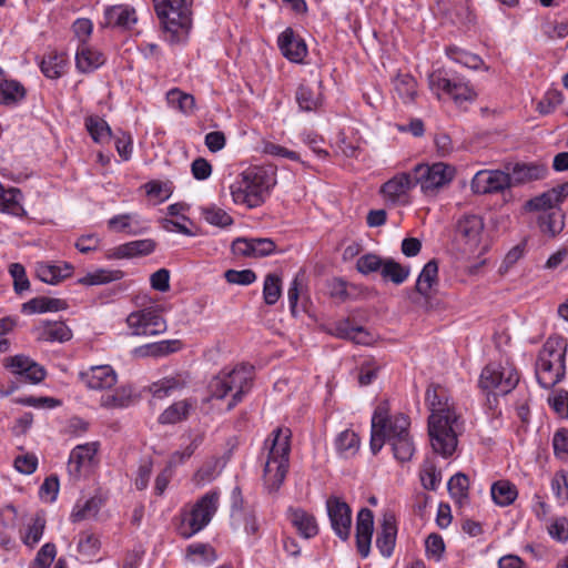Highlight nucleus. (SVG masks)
Listing matches in <instances>:
<instances>
[{
    "instance_id": "4c0bfd02",
    "label": "nucleus",
    "mask_w": 568,
    "mask_h": 568,
    "mask_svg": "<svg viewBox=\"0 0 568 568\" xmlns=\"http://www.w3.org/2000/svg\"><path fill=\"white\" fill-rule=\"evenodd\" d=\"M65 64L67 60L63 54L50 52L42 58L40 69L47 78L54 80L63 74Z\"/></svg>"
},
{
    "instance_id": "39448f33",
    "label": "nucleus",
    "mask_w": 568,
    "mask_h": 568,
    "mask_svg": "<svg viewBox=\"0 0 568 568\" xmlns=\"http://www.w3.org/2000/svg\"><path fill=\"white\" fill-rule=\"evenodd\" d=\"M271 185L272 181L266 171L254 168L243 172L241 179L235 181L230 190L235 204L253 209L264 203Z\"/></svg>"
},
{
    "instance_id": "a18cd8bd",
    "label": "nucleus",
    "mask_w": 568,
    "mask_h": 568,
    "mask_svg": "<svg viewBox=\"0 0 568 568\" xmlns=\"http://www.w3.org/2000/svg\"><path fill=\"white\" fill-rule=\"evenodd\" d=\"M556 194L554 191H546L525 203V209L527 211H536V212H549L556 209H560L559 204L556 201Z\"/></svg>"
},
{
    "instance_id": "c756f323",
    "label": "nucleus",
    "mask_w": 568,
    "mask_h": 568,
    "mask_svg": "<svg viewBox=\"0 0 568 568\" xmlns=\"http://www.w3.org/2000/svg\"><path fill=\"white\" fill-rule=\"evenodd\" d=\"M566 214L561 209L544 212L537 219V224L542 234L556 237L565 229Z\"/></svg>"
},
{
    "instance_id": "680f3d73",
    "label": "nucleus",
    "mask_w": 568,
    "mask_h": 568,
    "mask_svg": "<svg viewBox=\"0 0 568 568\" xmlns=\"http://www.w3.org/2000/svg\"><path fill=\"white\" fill-rule=\"evenodd\" d=\"M555 456L561 460H568V429H558L552 437Z\"/></svg>"
},
{
    "instance_id": "37998d69",
    "label": "nucleus",
    "mask_w": 568,
    "mask_h": 568,
    "mask_svg": "<svg viewBox=\"0 0 568 568\" xmlns=\"http://www.w3.org/2000/svg\"><path fill=\"white\" fill-rule=\"evenodd\" d=\"M168 103L184 114H191L195 109V99L192 94L185 93L178 88L166 93Z\"/></svg>"
},
{
    "instance_id": "9b49d317",
    "label": "nucleus",
    "mask_w": 568,
    "mask_h": 568,
    "mask_svg": "<svg viewBox=\"0 0 568 568\" xmlns=\"http://www.w3.org/2000/svg\"><path fill=\"white\" fill-rule=\"evenodd\" d=\"M484 221L476 214H464L455 225V241L464 252H474L481 239Z\"/></svg>"
},
{
    "instance_id": "7c9ffc66",
    "label": "nucleus",
    "mask_w": 568,
    "mask_h": 568,
    "mask_svg": "<svg viewBox=\"0 0 568 568\" xmlns=\"http://www.w3.org/2000/svg\"><path fill=\"white\" fill-rule=\"evenodd\" d=\"M329 334L344 339L353 341L357 344L368 343V333L362 326H353L349 320H342L332 324Z\"/></svg>"
},
{
    "instance_id": "f3484780",
    "label": "nucleus",
    "mask_w": 568,
    "mask_h": 568,
    "mask_svg": "<svg viewBox=\"0 0 568 568\" xmlns=\"http://www.w3.org/2000/svg\"><path fill=\"white\" fill-rule=\"evenodd\" d=\"M79 379L90 389L102 390L112 388L118 376L110 365L91 366L79 373Z\"/></svg>"
},
{
    "instance_id": "1a4fd4ad",
    "label": "nucleus",
    "mask_w": 568,
    "mask_h": 568,
    "mask_svg": "<svg viewBox=\"0 0 568 568\" xmlns=\"http://www.w3.org/2000/svg\"><path fill=\"white\" fill-rule=\"evenodd\" d=\"M519 383V373L514 365L488 364L481 371L479 386L485 390H495L496 394L506 395Z\"/></svg>"
},
{
    "instance_id": "c9c22d12",
    "label": "nucleus",
    "mask_w": 568,
    "mask_h": 568,
    "mask_svg": "<svg viewBox=\"0 0 568 568\" xmlns=\"http://www.w3.org/2000/svg\"><path fill=\"white\" fill-rule=\"evenodd\" d=\"M22 193L17 187L6 189L0 199V212L11 214L13 216H23L26 211L21 204Z\"/></svg>"
},
{
    "instance_id": "f03ea898",
    "label": "nucleus",
    "mask_w": 568,
    "mask_h": 568,
    "mask_svg": "<svg viewBox=\"0 0 568 568\" xmlns=\"http://www.w3.org/2000/svg\"><path fill=\"white\" fill-rule=\"evenodd\" d=\"M410 420L405 414L389 415L387 400L379 403L372 416L371 450L376 455L387 443L392 446L394 457L405 463L410 460L415 445L409 434Z\"/></svg>"
},
{
    "instance_id": "473e14b6",
    "label": "nucleus",
    "mask_w": 568,
    "mask_h": 568,
    "mask_svg": "<svg viewBox=\"0 0 568 568\" xmlns=\"http://www.w3.org/2000/svg\"><path fill=\"white\" fill-rule=\"evenodd\" d=\"M191 446L186 447L184 452H175L172 454L166 467L155 478V493L162 495L170 483L172 477L173 467L182 464L186 458H190L193 454Z\"/></svg>"
},
{
    "instance_id": "09e8293b",
    "label": "nucleus",
    "mask_w": 568,
    "mask_h": 568,
    "mask_svg": "<svg viewBox=\"0 0 568 568\" xmlns=\"http://www.w3.org/2000/svg\"><path fill=\"white\" fill-rule=\"evenodd\" d=\"M282 295V278L275 273L265 276L263 285V298L265 304L274 305Z\"/></svg>"
},
{
    "instance_id": "f257e3e1",
    "label": "nucleus",
    "mask_w": 568,
    "mask_h": 568,
    "mask_svg": "<svg viewBox=\"0 0 568 568\" xmlns=\"http://www.w3.org/2000/svg\"><path fill=\"white\" fill-rule=\"evenodd\" d=\"M425 402L430 410L428 435L433 450L447 458L458 446V437L465 430L464 419L456 412L455 403L448 390L439 384L427 387Z\"/></svg>"
},
{
    "instance_id": "a19ab883",
    "label": "nucleus",
    "mask_w": 568,
    "mask_h": 568,
    "mask_svg": "<svg viewBox=\"0 0 568 568\" xmlns=\"http://www.w3.org/2000/svg\"><path fill=\"white\" fill-rule=\"evenodd\" d=\"M394 89L405 102H413L417 94V82L410 74H398L394 80Z\"/></svg>"
},
{
    "instance_id": "4468645a",
    "label": "nucleus",
    "mask_w": 568,
    "mask_h": 568,
    "mask_svg": "<svg viewBox=\"0 0 568 568\" xmlns=\"http://www.w3.org/2000/svg\"><path fill=\"white\" fill-rule=\"evenodd\" d=\"M470 186L476 194L498 193L510 187V176L500 170H484L475 174Z\"/></svg>"
},
{
    "instance_id": "3c124183",
    "label": "nucleus",
    "mask_w": 568,
    "mask_h": 568,
    "mask_svg": "<svg viewBox=\"0 0 568 568\" xmlns=\"http://www.w3.org/2000/svg\"><path fill=\"white\" fill-rule=\"evenodd\" d=\"M202 216L209 224L221 229L234 223L233 217L226 211L214 205L202 209Z\"/></svg>"
},
{
    "instance_id": "49530a36",
    "label": "nucleus",
    "mask_w": 568,
    "mask_h": 568,
    "mask_svg": "<svg viewBox=\"0 0 568 568\" xmlns=\"http://www.w3.org/2000/svg\"><path fill=\"white\" fill-rule=\"evenodd\" d=\"M335 445L345 457L354 456L359 448V437L355 432L346 429L336 437Z\"/></svg>"
},
{
    "instance_id": "774afa93",
    "label": "nucleus",
    "mask_w": 568,
    "mask_h": 568,
    "mask_svg": "<svg viewBox=\"0 0 568 568\" xmlns=\"http://www.w3.org/2000/svg\"><path fill=\"white\" fill-rule=\"evenodd\" d=\"M550 485L556 497H568V471L564 469L556 471Z\"/></svg>"
},
{
    "instance_id": "4be33fe9",
    "label": "nucleus",
    "mask_w": 568,
    "mask_h": 568,
    "mask_svg": "<svg viewBox=\"0 0 568 568\" xmlns=\"http://www.w3.org/2000/svg\"><path fill=\"white\" fill-rule=\"evenodd\" d=\"M33 333L38 341L50 343H64L73 335L71 328L62 321H44L34 327Z\"/></svg>"
},
{
    "instance_id": "6e6d98bb",
    "label": "nucleus",
    "mask_w": 568,
    "mask_h": 568,
    "mask_svg": "<svg viewBox=\"0 0 568 568\" xmlns=\"http://www.w3.org/2000/svg\"><path fill=\"white\" fill-rule=\"evenodd\" d=\"M45 527V518L42 513H38L33 519L32 525L29 526L28 532L23 538L26 545L33 547L38 544L43 535Z\"/></svg>"
},
{
    "instance_id": "423d86ee",
    "label": "nucleus",
    "mask_w": 568,
    "mask_h": 568,
    "mask_svg": "<svg viewBox=\"0 0 568 568\" xmlns=\"http://www.w3.org/2000/svg\"><path fill=\"white\" fill-rule=\"evenodd\" d=\"M252 367L241 365L230 372H220L210 383V392L213 397L222 399L230 393H233L227 409L234 408L252 386Z\"/></svg>"
},
{
    "instance_id": "e433bc0d",
    "label": "nucleus",
    "mask_w": 568,
    "mask_h": 568,
    "mask_svg": "<svg viewBox=\"0 0 568 568\" xmlns=\"http://www.w3.org/2000/svg\"><path fill=\"white\" fill-rule=\"evenodd\" d=\"M231 517L233 524L240 526L244 524V529L247 532L254 534L257 530V524L253 511L246 510L243 499H234L231 508Z\"/></svg>"
},
{
    "instance_id": "603ef678",
    "label": "nucleus",
    "mask_w": 568,
    "mask_h": 568,
    "mask_svg": "<svg viewBox=\"0 0 568 568\" xmlns=\"http://www.w3.org/2000/svg\"><path fill=\"white\" fill-rule=\"evenodd\" d=\"M132 390L128 387L116 388L112 394L101 397V405L106 408L126 407L131 403Z\"/></svg>"
},
{
    "instance_id": "864d4df0",
    "label": "nucleus",
    "mask_w": 568,
    "mask_h": 568,
    "mask_svg": "<svg viewBox=\"0 0 568 568\" xmlns=\"http://www.w3.org/2000/svg\"><path fill=\"white\" fill-rule=\"evenodd\" d=\"M384 262L385 260L381 256L374 253H367L357 258L356 270L363 275H368L377 271L382 272Z\"/></svg>"
},
{
    "instance_id": "72a5a7b5",
    "label": "nucleus",
    "mask_w": 568,
    "mask_h": 568,
    "mask_svg": "<svg viewBox=\"0 0 568 568\" xmlns=\"http://www.w3.org/2000/svg\"><path fill=\"white\" fill-rule=\"evenodd\" d=\"M187 384L186 376L183 374H175L166 376L162 379L154 382L150 386V392L156 398H164L175 390L184 388Z\"/></svg>"
},
{
    "instance_id": "4d7b16f0",
    "label": "nucleus",
    "mask_w": 568,
    "mask_h": 568,
    "mask_svg": "<svg viewBox=\"0 0 568 568\" xmlns=\"http://www.w3.org/2000/svg\"><path fill=\"white\" fill-rule=\"evenodd\" d=\"M447 489L450 497H467L469 489L468 477L463 473L455 474L448 480Z\"/></svg>"
},
{
    "instance_id": "cd10ccee",
    "label": "nucleus",
    "mask_w": 568,
    "mask_h": 568,
    "mask_svg": "<svg viewBox=\"0 0 568 568\" xmlns=\"http://www.w3.org/2000/svg\"><path fill=\"white\" fill-rule=\"evenodd\" d=\"M104 63L101 52L89 47L84 41L79 45L75 54L77 69L82 73H89Z\"/></svg>"
},
{
    "instance_id": "052dcab7",
    "label": "nucleus",
    "mask_w": 568,
    "mask_h": 568,
    "mask_svg": "<svg viewBox=\"0 0 568 568\" xmlns=\"http://www.w3.org/2000/svg\"><path fill=\"white\" fill-rule=\"evenodd\" d=\"M425 547L428 558H433L436 561L442 559L445 551V542L440 535L436 532L430 534L425 541Z\"/></svg>"
},
{
    "instance_id": "c85d7f7f",
    "label": "nucleus",
    "mask_w": 568,
    "mask_h": 568,
    "mask_svg": "<svg viewBox=\"0 0 568 568\" xmlns=\"http://www.w3.org/2000/svg\"><path fill=\"white\" fill-rule=\"evenodd\" d=\"M296 101L303 111H315L322 105L321 82L317 84L301 83L296 91Z\"/></svg>"
},
{
    "instance_id": "bb28decb",
    "label": "nucleus",
    "mask_w": 568,
    "mask_h": 568,
    "mask_svg": "<svg viewBox=\"0 0 568 568\" xmlns=\"http://www.w3.org/2000/svg\"><path fill=\"white\" fill-rule=\"evenodd\" d=\"M288 518L302 537L310 539L317 535L318 526L312 514L301 508H290Z\"/></svg>"
},
{
    "instance_id": "393cba45",
    "label": "nucleus",
    "mask_w": 568,
    "mask_h": 568,
    "mask_svg": "<svg viewBox=\"0 0 568 568\" xmlns=\"http://www.w3.org/2000/svg\"><path fill=\"white\" fill-rule=\"evenodd\" d=\"M397 526L393 515H385L381 531L377 534L376 547L384 557H390L396 542Z\"/></svg>"
},
{
    "instance_id": "c03bdc74",
    "label": "nucleus",
    "mask_w": 568,
    "mask_h": 568,
    "mask_svg": "<svg viewBox=\"0 0 568 568\" xmlns=\"http://www.w3.org/2000/svg\"><path fill=\"white\" fill-rule=\"evenodd\" d=\"M26 95L23 85L16 80H4L0 83V103L10 105L19 102Z\"/></svg>"
},
{
    "instance_id": "a878e982",
    "label": "nucleus",
    "mask_w": 568,
    "mask_h": 568,
    "mask_svg": "<svg viewBox=\"0 0 568 568\" xmlns=\"http://www.w3.org/2000/svg\"><path fill=\"white\" fill-rule=\"evenodd\" d=\"M156 243L152 239L135 240L114 247L112 256L115 258H132L145 256L154 252Z\"/></svg>"
},
{
    "instance_id": "f8f14e48",
    "label": "nucleus",
    "mask_w": 568,
    "mask_h": 568,
    "mask_svg": "<svg viewBox=\"0 0 568 568\" xmlns=\"http://www.w3.org/2000/svg\"><path fill=\"white\" fill-rule=\"evenodd\" d=\"M216 500L217 499H197V501L191 506V509L183 514L182 527H187V530L182 531L184 537L193 536L211 521L217 508Z\"/></svg>"
},
{
    "instance_id": "de8ad7c7",
    "label": "nucleus",
    "mask_w": 568,
    "mask_h": 568,
    "mask_svg": "<svg viewBox=\"0 0 568 568\" xmlns=\"http://www.w3.org/2000/svg\"><path fill=\"white\" fill-rule=\"evenodd\" d=\"M381 275L396 285L404 283L409 275V267L400 265L398 262L388 258L385 260Z\"/></svg>"
},
{
    "instance_id": "a211bd4d",
    "label": "nucleus",
    "mask_w": 568,
    "mask_h": 568,
    "mask_svg": "<svg viewBox=\"0 0 568 568\" xmlns=\"http://www.w3.org/2000/svg\"><path fill=\"white\" fill-rule=\"evenodd\" d=\"M138 22L135 9L129 4H115L104 10V28L130 30Z\"/></svg>"
},
{
    "instance_id": "2f4dec72",
    "label": "nucleus",
    "mask_w": 568,
    "mask_h": 568,
    "mask_svg": "<svg viewBox=\"0 0 568 568\" xmlns=\"http://www.w3.org/2000/svg\"><path fill=\"white\" fill-rule=\"evenodd\" d=\"M68 308V303L61 298L39 296L22 304V312L27 314L58 312Z\"/></svg>"
},
{
    "instance_id": "e2e57ef3",
    "label": "nucleus",
    "mask_w": 568,
    "mask_h": 568,
    "mask_svg": "<svg viewBox=\"0 0 568 568\" xmlns=\"http://www.w3.org/2000/svg\"><path fill=\"white\" fill-rule=\"evenodd\" d=\"M217 475V460H210L195 473L193 480L196 485L211 483Z\"/></svg>"
},
{
    "instance_id": "8fccbe9b",
    "label": "nucleus",
    "mask_w": 568,
    "mask_h": 568,
    "mask_svg": "<svg viewBox=\"0 0 568 568\" xmlns=\"http://www.w3.org/2000/svg\"><path fill=\"white\" fill-rule=\"evenodd\" d=\"M181 345V342L178 339L161 341L140 347L139 352L142 355L164 356L178 352Z\"/></svg>"
},
{
    "instance_id": "58836bf2",
    "label": "nucleus",
    "mask_w": 568,
    "mask_h": 568,
    "mask_svg": "<svg viewBox=\"0 0 568 568\" xmlns=\"http://www.w3.org/2000/svg\"><path fill=\"white\" fill-rule=\"evenodd\" d=\"M124 272L121 270H105L99 268L94 272L88 273L85 276L78 280L82 285H102L123 278Z\"/></svg>"
},
{
    "instance_id": "b1692460",
    "label": "nucleus",
    "mask_w": 568,
    "mask_h": 568,
    "mask_svg": "<svg viewBox=\"0 0 568 568\" xmlns=\"http://www.w3.org/2000/svg\"><path fill=\"white\" fill-rule=\"evenodd\" d=\"M98 452V443H88L78 445L70 454L68 463V471L72 477L78 478L81 469L92 463Z\"/></svg>"
},
{
    "instance_id": "79ce46f5",
    "label": "nucleus",
    "mask_w": 568,
    "mask_h": 568,
    "mask_svg": "<svg viewBox=\"0 0 568 568\" xmlns=\"http://www.w3.org/2000/svg\"><path fill=\"white\" fill-rule=\"evenodd\" d=\"M85 128L97 143H106L111 140L112 131L105 120L99 116L85 119Z\"/></svg>"
},
{
    "instance_id": "6ab92c4d",
    "label": "nucleus",
    "mask_w": 568,
    "mask_h": 568,
    "mask_svg": "<svg viewBox=\"0 0 568 568\" xmlns=\"http://www.w3.org/2000/svg\"><path fill=\"white\" fill-rule=\"evenodd\" d=\"M506 169L510 176V186L541 180L548 173L546 164L536 162L509 164Z\"/></svg>"
},
{
    "instance_id": "0e129e2a",
    "label": "nucleus",
    "mask_w": 568,
    "mask_h": 568,
    "mask_svg": "<svg viewBox=\"0 0 568 568\" xmlns=\"http://www.w3.org/2000/svg\"><path fill=\"white\" fill-rule=\"evenodd\" d=\"M544 34L551 39H562L568 36L567 21H547L541 27Z\"/></svg>"
},
{
    "instance_id": "ea45409f",
    "label": "nucleus",
    "mask_w": 568,
    "mask_h": 568,
    "mask_svg": "<svg viewBox=\"0 0 568 568\" xmlns=\"http://www.w3.org/2000/svg\"><path fill=\"white\" fill-rule=\"evenodd\" d=\"M438 275V264L435 260H430L423 267L417 282H416V291L423 295L427 296L434 283L437 281Z\"/></svg>"
},
{
    "instance_id": "69168bd1",
    "label": "nucleus",
    "mask_w": 568,
    "mask_h": 568,
    "mask_svg": "<svg viewBox=\"0 0 568 568\" xmlns=\"http://www.w3.org/2000/svg\"><path fill=\"white\" fill-rule=\"evenodd\" d=\"M230 284L250 285L256 280V274L252 270H227L224 274Z\"/></svg>"
},
{
    "instance_id": "aec40b11",
    "label": "nucleus",
    "mask_w": 568,
    "mask_h": 568,
    "mask_svg": "<svg viewBox=\"0 0 568 568\" xmlns=\"http://www.w3.org/2000/svg\"><path fill=\"white\" fill-rule=\"evenodd\" d=\"M277 43L282 54L291 62L301 63L307 54L305 41L291 28H286L278 36Z\"/></svg>"
},
{
    "instance_id": "412c9836",
    "label": "nucleus",
    "mask_w": 568,
    "mask_h": 568,
    "mask_svg": "<svg viewBox=\"0 0 568 568\" xmlns=\"http://www.w3.org/2000/svg\"><path fill=\"white\" fill-rule=\"evenodd\" d=\"M9 365L12 373L19 375L21 379L38 384L42 382L47 375L45 369L28 356L16 355L9 358Z\"/></svg>"
},
{
    "instance_id": "0eeeda50",
    "label": "nucleus",
    "mask_w": 568,
    "mask_h": 568,
    "mask_svg": "<svg viewBox=\"0 0 568 568\" xmlns=\"http://www.w3.org/2000/svg\"><path fill=\"white\" fill-rule=\"evenodd\" d=\"M165 31L173 36L189 33L192 28L193 0H152Z\"/></svg>"
},
{
    "instance_id": "20e7f679",
    "label": "nucleus",
    "mask_w": 568,
    "mask_h": 568,
    "mask_svg": "<svg viewBox=\"0 0 568 568\" xmlns=\"http://www.w3.org/2000/svg\"><path fill=\"white\" fill-rule=\"evenodd\" d=\"M273 439H267L268 457L264 467V485L267 494H274L284 481L288 469V457L291 452V430L277 427L272 433Z\"/></svg>"
},
{
    "instance_id": "13d9d810",
    "label": "nucleus",
    "mask_w": 568,
    "mask_h": 568,
    "mask_svg": "<svg viewBox=\"0 0 568 568\" xmlns=\"http://www.w3.org/2000/svg\"><path fill=\"white\" fill-rule=\"evenodd\" d=\"M9 273L13 278V288L14 292L21 294L24 291H28L30 287V282L27 277L26 268L20 263H12L9 266Z\"/></svg>"
},
{
    "instance_id": "338daca9",
    "label": "nucleus",
    "mask_w": 568,
    "mask_h": 568,
    "mask_svg": "<svg viewBox=\"0 0 568 568\" xmlns=\"http://www.w3.org/2000/svg\"><path fill=\"white\" fill-rule=\"evenodd\" d=\"M550 407L561 418L568 417V392L559 389L555 395L548 398Z\"/></svg>"
},
{
    "instance_id": "ddd939ff",
    "label": "nucleus",
    "mask_w": 568,
    "mask_h": 568,
    "mask_svg": "<svg viewBox=\"0 0 568 568\" xmlns=\"http://www.w3.org/2000/svg\"><path fill=\"white\" fill-rule=\"evenodd\" d=\"M126 323L132 333L138 336H153L166 331L165 320L152 308L131 313Z\"/></svg>"
},
{
    "instance_id": "5fc2aeb1",
    "label": "nucleus",
    "mask_w": 568,
    "mask_h": 568,
    "mask_svg": "<svg viewBox=\"0 0 568 568\" xmlns=\"http://www.w3.org/2000/svg\"><path fill=\"white\" fill-rule=\"evenodd\" d=\"M102 499H87L83 505L77 504L72 514V521H81L91 517H95L101 506Z\"/></svg>"
},
{
    "instance_id": "dca6fc26",
    "label": "nucleus",
    "mask_w": 568,
    "mask_h": 568,
    "mask_svg": "<svg viewBox=\"0 0 568 568\" xmlns=\"http://www.w3.org/2000/svg\"><path fill=\"white\" fill-rule=\"evenodd\" d=\"M416 186L413 171L398 173L381 187V193L392 203H406L408 192Z\"/></svg>"
},
{
    "instance_id": "7ed1b4c3",
    "label": "nucleus",
    "mask_w": 568,
    "mask_h": 568,
    "mask_svg": "<svg viewBox=\"0 0 568 568\" xmlns=\"http://www.w3.org/2000/svg\"><path fill=\"white\" fill-rule=\"evenodd\" d=\"M567 341L562 336H549L538 353L535 374L538 384L550 389L566 377Z\"/></svg>"
},
{
    "instance_id": "6e6552de",
    "label": "nucleus",
    "mask_w": 568,
    "mask_h": 568,
    "mask_svg": "<svg viewBox=\"0 0 568 568\" xmlns=\"http://www.w3.org/2000/svg\"><path fill=\"white\" fill-rule=\"evenodd\" d=\"M416 185L420 186L425 195H435L438 191L448 185L455 178V168L436 162L433 164L420 163L413 168Z\"/></svg>"
},
{
    "instance_id": "9d476101",
    "label": "nucleus",
    "mask_w": 568,
    "mask_h": 568,
    "mask_svg": "<svg viewBox=\"0 0 568 568\" xmlns=\"http://www.w3.org/2000/svg\"><path fill=\"white\" fill-rule=\"evenodd\" d=\"M428 85L438 98L447 94L456 104L473 101L476 98V92L467 83L450 79L445 70L432 72L428 77Z\"/></svg>"
},
{
    "instance_id": "bf43d9fd",
    "label": "nucleus",
    "mask_w": 568,
    "mask_h": 568,
    "mask_svg": "<svg viewBox=\"0 0 568 568\" xmlns=\"http://www.w3.org/2000/svg\"><path fill=\"white\" fill-rule=\"evenodd\" d=\"M100 545V540L94 534L84 531L79 537L78 550L85 556L92 557L99 551Z\"/></svg>"
},
{
    "instance_id": "5701e85b",
    "label": "nucleus",
    "mask_w": 568,
    "mask_h": 568,
    "mask_svg": "<svg viewBox=\"0 0 568 568\" xmlns=\"http://www.w3.org/2000/svg\"><path fill=\"white\" fill-rule=\"evenodd\" d=\"M73 270V265L68 262H63L61 265L38 262L36 265V275L41 282L55 285L70 277Z\"/></svg>"
},
{
    "instance_id": "f704fd0d",
    "label": "nucleus",
    "mask_w": 568,
    "mask_h": 568,
    "mask_svg": "<svg viewBox=\"0 0 568 568\" xmlns=\"http://www.w3.org/2000/svg\"><path fill=\"white\" fill-rule=\"evenodd\" d=\"M193 408L194 405L189 399L175 402L159 416V423L162 425H171L185 420Z\"/></svg>"
},
{
    "instance_id": "2eb2a0df",
    "label": "nucleus",
    "mask_w": 568,
    "mask_h": 568,
    "mask_svg": "<svg viewBox=\"0 0 568 568\" xmlns=\"http://www.w3.org/2000/svg\"><path fill=\"white\" fill-rule=\"evenodd\" d=\"M326 506L333 530L342 540L348 539L352 527L349 506L341 499H327Z\"/></svg>"
}]
</instances>
